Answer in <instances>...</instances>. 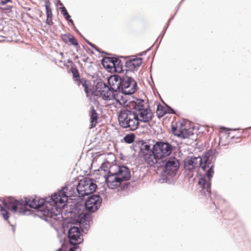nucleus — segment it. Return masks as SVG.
I'll return each instance as SVG.
<instances>
[{
  "mask_svg": "<svg viewBox=\"0 0 251 251\" xmlns=\"http://www.w3.org/2000/svg\"><path fill=\"white\" fill-rule=\"evenodd\" d=\"M38 213H33L32 214L33 217H38L41 219L46 222L49 221L48 215L50 218L53 216H59L64 220L61 224V226L59 228H55L57 233L58 237L67 234L66 237H67L70 241V244H82L84 241L83 238V234L87 233L90 226L93 223L92 216L89 214H85L83 215H78L77 217L74 218H64L61 212L56 214L52 208L48 207L47 209L43 211L37 212Z\"/></svg>",
  "mask_w": 251,
  "mask_h": 251,
  "instance_id": "1",
  "label": "nucleus"
},
{
  "mask_svg": "<svg viewBox=\"0 0 251 251\" xmlns=\"http://www.w3.org/2000/svg\"><path fill=\"white\" fill-rule=\"evenodd\" d=\"M200 159V166L203 171L205 173L203 175L200 173L198 184L200 185L199 192L200 195L206 198L210 197V200L212 201L213 204L217 209L222 204L226 202V200L222 198L217 192H212L211 191V179L214 173V163L216 161V157L212 156L208 158L207 160L204 161L203 157L198 156Z\"/></svg>",
  "mask_w": 251,
  "mask_h": 251,
  "instance_id": "2",
  "label": "nucleus"
},
{
  "mask_svg": "<svg viewBox=\"0 0 251 251\" xmlns=\"http://www.w3.org/2000/svg\"><path fill=\"white\" fill-rule=\"evenodd\" d=\"M93 162L91 166L89 168V172L85 171L86 177H83L80 179L77 184L76 192L78 193L77 201L74 204L70 205L68 213L70 214L69 217L67 218H74L77 216L83 215L85 214H88L87 212H83L81 211L83 206V200L84 197L88 196L92 192H95L98 188L96 180L92 178L88 177V176H92L94 174L91 172V169L92 168Z\"/></svg>",
  "mask_w": 251,
  "mask_h": 251,
  "instance_id": "3",
  "label": "nucleus"
},
{
  "mask_svg": "<svg viewBox=\"0 0 251 251\" xmlns=\"http://www.w3.org/2000/svg\"><path fill=\"white\" fill-rule=\"evenodd\" d=\"M32 197H24V199H16L12 196H8L0 199L2 204L8 210L14 213H18L19 215H25L30 214L28 207L31 209H38L45 205V200L42 198L36 199Z\"/></svg>",
  "mask_w": 251,
  "mask_h": 251,
  "instance_id": "4",
  "label": "nucleus"
},
{
  "mask_svg": "<svg viewBox=\"0 0 251 251\" xmlns=\"http://www.w3.org/2000/svg\"><path fill=\"white\" fill-rule=\"evenodd\" d=\"M156 165L158 169L159 168L162 169L158 180V182L175 184L176 180V176L180 166L179 160L176 157H169L156 162Z\"/></svg>",
  "mask_w": 251,
  "mask_h": 251,
  "instance_id": "5",
  "label": "nucleus"
},
{
  "mask_svg": "<svg viewBox=\"0 0 251 251\" xmlns=\"http://www.w3.org/2000/svg\"><path fill=\"white\" fill-rule=\"evenodd\" d=\"M69 185H65L57 192L54 193L50 197H46L43 199L45 200V205L48 209V206L46 205V204H50V205L53 204L55 205V209L56 211L60 213L61 209L58 205V204H62V206L65 205V202L68 201L69 197H76L77 195L75 190L76 191L77 185H73L69 188Z\"/></svg>",
  "mask_w": 251,
  "mask_h": 251,
  "instance_id": "6",
  "label": "nucleus"
},
{
  "mask_svg": "<svg viewBox=\"0 0 251 251\" xmlns=\"http://www.w3.org/2000/svg\"><path fill=\"white\" fill-rule=\"evenodd\" d=\"M137 112L126 107L121 109L118 112L119 125L124 129L134 131L139 127Z\"/></svg>",
  "mask_w": 251,
  "mask_h": 251,
  "instance_id": "7",
  "label": "nucleus"
},
{
  "mask_svg": "<svg viewBox=\"0 0 251 251\" xmlns=\"http://www.w3.org/2000/svg\"><path fill=\"white\" fill-rule=\"evenodd\" d=\"M106 55H108V56H103V54L101 55L102 58L100 61L103 67L111 74L124 73V70L123 68V63L120 58L126 59V56H118L109 53Z\"/></svg>",
  "mask_w": 251,
  "mask_h": 251,
  "instance_id": "8",
  "label": "nucleus"
},
{
  "mask_svg": "<svg viewBox=\"0 0 251 251\" xmlns=\"http://www.w3.org/2000/svg\"><path fill=\"white\" fill-rule=\"evenodd\" d=\"M131 177L130 169L124 164L121 165L120 168H118L117 175L114 177V180H112L113 189L118 188V191H124L130 185L129 182H127L130 180Z\"/></svg>",
  "mask_w": 251,
  "mask_h": 251,
  "instance_id": "9",
  "label": "nucleus"
},
{
  "mask_svg": "<svg viewBox=\"0 0 251 251\" xmlns=\"http://www.w3.org/2000/svg\"><path fill=\"white\" fill-rule=\"evenodd\" d=\"M174 149V147L173 145L167 141H156L153 145V157L154 158H152L155 165L156 162L169 156Z\"/></svg>",
  "mask_w": 251,
  "mask_h": 251,
  "instance_id": "10",
  "label": "nucleus"
},
{
  "mask_svg": "<svg viewBox=\"0 0 251 251\" xmlns=\"http://www.w3.org/2000/svg\"><path fill=\"white\" fill-rule=\"evenodd\" d=\"M96 92L93 96H97V93H99L100 95L105 100H115L117 102L120 103V100L117 99L118 94L113 93L112 90H111L109 86H108L106 83L100 79L95 85Z\"/></svg>",
  "mask_w": 251,
  "mask_h": 251,
  "instance_id": "11",
  "label": "nucleus"
},
{
  "mask_svg": "<svg viewBox=\"0 0 251 251\" xmlns=\"http://www.w3.org/2000/svg\"><path fill=\"white\" fill-rule=\"evenodd\" d=\"M127 74L122 76L121 85L119 89V93L128 96L132 95L138 89L137 83L134 78L128 76Z\"/></svg>",
  "mask_w": 251,
  "mask_h": 251,
  "instance_id": "12",
  "label": "nucleus"
},
{
  "mask_svg": "<svg viewBox=\"0 0 251 251\" xmlns=\"http://www.w3.org/2000/svg\"><path fill=\"white\" fill-rule=\"evenodd\" d=\"M93 193L88 195L84 205L86 211L91 215L100 208L102 201L100 196Z\"/></svg>",
  "mask_w": 251,
  "mask_h": 251,
  "instance_id": "13",
  "label": "nucleus"
},
{
  "mask_svg": "<svg viewBox=\"0 0 251 251\" xmlns=\"http://www.w3.org/2000/svg\"><path fill=\"white\" fill-rule=\"evenodd\" d=\"M139 142L141 145L140 154L143 156L147 164H149L151 167H155V163L152 160V158H154V157H153V146L152 148L151 149V145L147 144V143L143 140H140Z\"/></svg>",
  "mask_w": 251,
  "mask_h": 251,
  "instance_id": "14",
  "label": "nucleus"
},
{
  "mask_svg": "<svg viewBox=\"0 0 251 251\" xmlns=\"http://www.w3.org/2000/svg\"><path fill=\"white\" fill-rule=\"evenodd\" d=\"M125 67L126 68L125 72L126 74L128 72H134L136 71L139 67L143 63V58L142 57H135L129 58L128 57L126 56Z\"/></svg>",
  "mask_w": 251,
  "mask_h": 251,
  "instance_id": "15",
  "label": "nucleus"
},
{
  "mask_svg": "<svg viewBox=\"0 0 251 251\" xmlns=\"http://www.w3.org/2000/svg\"><path fill=\"white\" fill-rule=\"evenodd\" d=\"M113 74L107 76V80L110 89L113 92V93L119 94V89L120 85H121L122 76L118 75L113 73Z\"/></svg>",
  "mask_w": 251,
  "mask_h": 251,
  "instance_id": "16",
  "label": "nucleus"
},
{
  "mask_svg": "<svg viewBox=\"0 0 251 251\" xmlns=\"http://www.w3.org/2000/svg\"><path fill=\"white\" fill-rule=\"evenodd\" d=\"M119 165L116 163L111 165L109 167V169L107 171L106 174L104 175L105 181L107 185V186L110 189H113L112 186L110 185V184H113L112 183V180H114L113 178L117 175V171L118 168H120Z\"/></svg>",
  "mask_w": 251,
  "mask_h": 251,
  "instance_id": "17",
  "label": "nucleus"
},
{
  "mask_svg": "<svg viewBox=\"0 0 251 251\" xmlns=\"http://www.w3.org/2000/svg\"><path fill=\"white\" fill-rule=\"evenodd\" d=\"M137 115L138 117L137 121H138V126L141 122L145 123H149L152 120L153 116V114L151 112L149 106L148 108L145 107L140 112H137Z\"/></svg>",
  "mask_w": 251,
  "mask_h": 251,
  "instance_id": "18",
  "label": "nucleus"
},
{
  "mask_svg": "<svg viewBox=\"0 0 251 251\" xmlns=\"http://www.w3.org/2000/svg\"><path fill=\"white\" fill-rule=\"evenodd\" d=\"M62 40L65 43H70L71 45L74 46L75 47L78 48L80 47L79 43L75 37L70 33H65L61 35Z\"/></svg>",
  "mask_w": 251,
  "mask_h": 251,
  "instance_id": "19",
  "label": "nucleus"
},
{
  "mask_svg": "<svg viewBox=\"0 0 251 251\" xmlns=\"http://www.w3.org/2000/svg\"><path fill=\"white\" fill-rule=\"evenodd\" d=\"M89 116L90 120V128H94L98 123L99 116L97 111L93 105H91L90 107Z\"/></svg>",
  "mask_w": 251,
  "mask_h": 251,
  "instance_id": "20",
  "label": "nucleus"
},
{
  "mask_svg": "<svg viewBox=\"0 0 251 251\" xmlns=\"http://www.w3.org/2000/svg\"><path fill=\"white\" fill-rule=\"evenodd\" d=\"M198 158V156L197 157L194 156H190V158L184 162V168L189 171L194 170L197 164V159Z\"/></svg>",
  "mask_w": 251,
  "mask_h": 251,
  "instance_id": "21",
  "label": "nucleus"
},
{
  "mask_svg": "<svg viewBox=\"0 0 251 251\" xmlns=\"http://www.w3.org/2000/svg\"><path fill=\"white\" fill-rule=\"evenodd\" d=\"M131 102H133L132 109L133 111L139 113L145 108L144 100L143 99H136V100H133Z\"/></svg>",
  "mask_w": 251,
  "mask_h": 251,
  "instance_id": "22",
  "label": "nucleus"
},
{
  "mask_svg": "<svg viewBox=\"0 0 251 251\" xmlns=\"http://www.w3.org/2000/svg\"><path fill=\"white\" fill-rule=\"evenodd\" d=\"M91 84L90 82L87 80L85 79L84 80L82 83V86L84 89V91L86 93V96L87 97H91L94 95L96 92V91L94 90V88H90L89 87V85Z\"/></svg>",
  "mask_w": 251,
  "mask_h": 251,
  "instance_id": "23",
  "label": "nucleus"
},
{
  "mask_svg": "<svg viewBox=\"0 0 251 251\" xmlns=\"http://www.w3.org/2000/svg\"><path fill=\"white\" fill-rule=\"evenodd\" d=\"M60 10L61 14L63 16L64 19L68 22L70 23L71 25H74V21L71 18V16L68 13L66 7L64 6L62 2H60Z\"/></svg>",
  "mask_w": 251,
  "mask_h": 251,
  "instance_id": "24",
  "label": "nucleus"
},
{
  "mask_svg": "<svg viewBox=\"0 0 251 251\" xmlns=\"http://www.w3.org/2000/svg\"><path fill=\"white\" fill-rule=\"evenodd\" d=\"M0 215L1 216L4 221H6L7 223L10 224L9 218L10 216V213L9 210L7 209L3 205L0 203Z\"/></svg>",
  "mask_w": 251,
  "mask_h": 251,
  "instance_id": "25",
  "label": "nucleus"
},
{
  "mask_svg": "<svg viewBox=\"0 0 251 251\" xmlns=\"http://www.w3.org/2000/svg\"><path fill=\"white\" fill-rule=\"evenodd\" d=\"M165 115H166V106L165 105V106H163L160 103H158L157 105V117L159 119H160L161 118L164 116Z\"/></svg>",
  "mask_w": 251,
  "mask_h": 251,
  "instance_id": "26",
  "label": "nucleus"
},
{
  "mask_svg": "<svg viewBox=\"0 0 251 251\" xmlns=\"http://www.w3.org/2000/svg\"><path fill=\"white\" fill-rule=\"evenodd\" d=\"M216 153H218V152L216 150H209L207 151H205L203 154L201 156L203 157L204 158L205 162L207 160L208 158L212 156H216L215 155Z\"/></svg>",
  "mask_w": 251,
  "mask_h": 251,
  "instance_id": "27",
  "label": "nucleus"
},
{
  "mask_svg": "<svg viewBox=\"0 0 251 251\" xmlns=\"http://www.w3.org/2000/svg\"><path fill=\"white\" fill-rule=\"evenodd\" d=\"M216 153H218V152L216 150H209L207 151H205L203 154L201 156L203 157L204 158L205 162L207 160L208 158L212 156H216L215 155Z\"/></svg>",
  "mask_w": 251,
  "mask_h": 251,
  "instance_id": "28",
  "label": "nucleus"
},
{
  "mask_svg": "<svg viewBox=\"0 0 251 251\" xmlns=\"http://www.w3.org/2000/svg\"><path fill=\"white\" fill-rule=\"evenodd\" d=\"M135 137L136 136L134 133H130L126 134L124 136L123 140L126 143L130 144L134 142Z\"/></svg>",
  "mask_w": 251,
  "mask_h": 251,
  "instance_id": "29",
  "label": "nucleus"
},
{
  "mask_svg": "<svg viewBox=\"0 0 251 251\" xmlns=\"http://www.w3.org/2000/svg\"><path fill=\"white\" fill-rule=\"evenodd\" d=\"M70 245H71L70 244V241L64 238L62 243L61 247L58 248L56 251H68V249H69Z\"/></svg>",
  "mask_w": 251,
  "mask_h": 251,
  "instance_id": "30",
  "label": "nucleus"
},
{
  "mask_svg": "<svg viewBox=\"0 0 251 251\" xmlns=\"http://www.w3.org/2000/svg\"><path fill=\"white\" fill-rule=\"evenodd\" d=\"M70 72L73 74V78L74 81L80 77V75L78 69L76 67L72 66L70 68Z\"/></svg>",
  "mask_w": 251,
  "mask_h": 251,
  "instance_id": "31",
  "label": "nucleus"
},
{
  "mask_svg": "<svg viewBox=\"0 0 251 251\" xmlns=\"http://www.w3.org/2000/svg\"><path fill=\"white\" fill-rule=\"evenodd\" d=\"M169 26V23H167L166 24V25H165V26H164V27L163 28V30L162 31V32L161 33V34H160L159 36L156 39L155 42L158 40L159 37H161V39L163 38V37L164 34H165V33L166 32V30H167V28H168ZM161 40L162 39L160 40V41H159V43L157 45V46H156L155 50V52H156V51L158 50V49L159 48V45H160V43L161 42Z\"/></svg>",
  "mask_w": 251,
  "mask_h": 251,
  "instance_id": "32",
  "label": "nucleus"
},
{
  "mask_svg": "<svg viewBox=\"0 0 251 251\" xmlns=\"http://www.w3.org/2000/svg\"><path fill=\"white\" fill-rule=\"evenodd\" d=\"M111 163L107 159H105L103 162H102L100 167V169L103 170L106 174L107 171L109 169V167Z\"/></svg>",
  "mask_w": 251,
  "mask_h": 251,
  "instance_id": "33",
  "label": "nucleus"
},
{
  "mask_svg": "<svg viewBox=\"0 0 251 251\" xmlns=\"http://www.w3.org/2000/svg\"><path fill=\"white\" fill-rule=\"evenodd\" d=\"M91 47L93 48L95 50L101 53L102 54H108V52H107L104 50H102L98 47H97L96 45H95L94 44H93L92 42H90L88 44Z\"/></svg>",
  "mask_w": 251,
  "mask_h": 251,
  "instance_id": "34",
  "label": "nucleus"
},
{
  "mask_svg": "<svg viewBox=\"0 0 251 251\" xmlns=\"http://www.w3.org/2000/svg\"><path fill=\"white\" fill-rule=\"evenodd\" d=\"M12 8V6L9 5H6L4 7L0 6V11L6 14L10 13L11 12V9Z\"/></svg>",
  "mask_w": 251,
  "mask_h": 251,
  "instance_id": "35",
  "label": "nucleus"
},
{
  "mask_svg": "<svg viewBox=\"0 0 251 251\" xmlns=\"http://www.w3.org/2000/svg\"><path fill=\"white\" fill-rule=\"evenodd\" d=\"M171 130H172V133L176 136H177L178 137H180L182 135V129L179 130V134H176V131H177V127L175 126L174 125H172Z\"/></svg>",
  "mask_w": 251,
  "mask_h": 251,
  "instance_id": "36",
  "label": "nucleus"
},
{
  "mask_svg": "<svg viewBox=\"0 0 251 251\" xmlns=\"http://www.w3.org/2000/svg\"><path fill=\"white\" fill-rule=\"evenodd\" d=\"M185 131L183 132L182 131V135L181 136L180 138L183 139H186L189 138L190 136L193 135V132L192 131H188V130L185 128Z\"/></svg>",
  "mask_w": 251,
  "mask_h": 251,
  "instance_id": "37",
  "label": "nucleus"
},
{
  "mask_svg": "<svg viewBox=\"0 0 251 251\" xmlns=\"http://www.w3.org/2000/svg\"><path fill=\"white\" fill-rule=\"evenodd\" d=\"M166 106V112L167 114H175L176 113V111L173 109L172 107H171L168 104L165 103Z\"/></svg>",
  "mask_w": 251,
  "mask_h": 251,
  "instance_id": "38",
  "label": "nucleus"
},
{
  "mask_svg": "<svg viewBox=\"0 0 251 251\" xmlns=\"http://www.w3.org/2000/svg\"><path fill=\"white\" fill-rule=\"evenodd\" d=\"M46 14L48 19H51L52 17V10L50 7L45 8Z\"/></svg>",
  "mask_w": 251,
  "mask_h": 251,
  "instance_id": "39",
  "label": "nucleus"
},
{
  "mask_svg": "<svg viewBox=\"0 0 251 251\" xmlns=\"http://www.w3.org/2000/svg\"><path fill=\"white\" fill-rule=\"evenodd\" d=\"M220 129L224 131L226 134H228V135L229 134V133L228 132V131H236L238 129L237 128H227V127H225L223 126H221Z\"/></svg>",
  "mask_w": 251,
  "mask_h": 251,
  "instance_id": "40",
  "label": "nucleus"
},
{
  "mask_svg": "<svg viewBox=\"0 0 251 251\" xmlns=\"http://www.w3.org/2000/svg\"><path fill=\"white\" fill-rule=\"evenodd\" d=\"M118 96H119L120 97V99L123 101V102L124 104H125L128 100L126 98V96H128V95H124V94H122L121 95H120V94H119L118 95ZM118 97L119 96L117 97V98H118ZM117 99H118V98H117ZM118 100H119V99H118Z\"/></svg>",
  "mask_w": 251,
  "mask_h": 251,
  "instance_id": "41",
  "label": "nucleus"
},
{
  "mask_svg": "<svg viewBox=\"0 0 251 251\" xmlns=\"http://www.w3.org/2000/svg\"><path fill=\"white\" fill-rule=\"evenodd\" d=\"M12 3V0H0V5H5L7 3Z\"/></svg>",
  "mask_w": 251,
  "mask_h": 251,
  "instance_id": "42",
  "label": "nucleus"
},
{
  "mask_svg": "<svg viewBox=\"0 0 251 251\" xmlns=\"http://www.w3.org/2000/svg\"><path fill=\"white\" fill-rule=\"evenodd\" d=\"M106 190V188H103L102 190H100L98 192L97 194H96V195H99L100 196L101 195H104V192H105Z\"/></svg>",
  "mask_w": 251,
  "mask_h": 251,
  "instance_id": "43",
  "label": "nucleus"
},
{
  "mask_svg": "<svg viewBox=\"0 0 251 251\" xmlns=\"http://www.w3.org/2000/svg\"><path fill=\"white\" fill-rule=\"evenodd\" d=\"M46 23L49 25H52L53 24L52 22V18H51V19H48V18H47Z\"/></svg>",
  "mask_w": 251,
  "mask_h": 251,
  "instance_id": "44",
  "label": "nucleus"
},
{
  "mask_svg": "<svg viewBox=\"0 0 251 251\" xmlns=\"http://www.w3.org/2000/svg\"><path fill=\"white\" fill-rule=\"evenodd\" d=\"M45 2V8L50 7V0H43Z\"/></svg>",
  "mask_w": 251,
  "mask_h": 251,
  "instance_id": "45",
  "label": "nucleus"
},
{
  "mask_svg": "<svg viewBox=\"0 0 251 251\" xmlns=\"http://www.w3.org/2000/svg\"><path fill=\"white\" fill-rule=\"evenodd\" d=\"M84 78H78V79H77V80H75V81H76L77 82V84L78 85H80V84H82V83L83 82V81L84 80Z\"/></svg>",
  "mask_w": 251,
  "mask_h": 251,
  "instance_id": "46",
  "label": "nucleus"
},
{
  "mask_svg": "<svg viewBox=\"0 0 251 251\" xmlns=\"http://www.w3.org/2000/svg\"><path fill=\"white\" fill-rule=\"evenodd\" d=\"M239 232H240L239 235L244 234V227L242 226H241L239 228Z\"/></svg>",
  "mask_w": 251,
  "mask_h": 251,
  "instance_id": "47",
  "label": "nucleus"
},
{
  "mask_svg": "<svg viewBox=\"0 0 251 251\" xmlns=\"http://www.w3.org/2000/svg\"><path fill=\"white\" fill-rule=\"evenodd\" d=\"M176 12H177V11H176V12L175 13V14L173 16H172V17L170 18L169 20L167 22V23H169V25L170 24L171 22L174 19L175 16L176 14Z\"/></svg>",
  "mask_w": 251,
  "mask_h": 251,
  "instance_id": "48",
  "label": "nucleus"
},
{
  "mask_svg": "<svg viewBox=\"0 0 251 251\" xmlns=\"http://www.w3.org/2000/svg\"><path fill=\"white\" fill-rule=\"evenodd\" d=\"M67 63H70L71 64V66H73L74 67H75V65L74 64V63L73 62V61H72V60L69 59L67 60Z\"/></svg>",
  "mask_w": 251,
  "mask_h": 251,
  "instance_id": "49",
  "label": "nucleus"
},
{
  "mask_svg": "<svg viewBox=\"0 0 251 251\" xmlns=\"http://www.w3.org/2000/svg\"><path fill=\"white\" fill-rule=\"evenodd\" d=\"M125 157H126V156L125 155H124L122 153H120V158L121 160H124Z\"/></svg>",
  "mask_w": 251,
  "mask_h": 251,
  "instance_id": "50",
  "label": "nucleus"
},
{
  "mask_svg": "<svg viewBox=\"0 0 251 251\" xmlns=\"http://www.w3.org/2000/svg\"><path fill=\"white\" fill-rule=\"evenodd\" d=\"M234 229H235V227H233V234L234 236L236 237L238 235V231H237L235 232H234Z\"/></svg>",
  "mask_w": 251,
  "mask_h": 251,
  "instance_id": "51",
  "label": "nucleus"
},
{
  "mask_svg": "<svg viewBox=\"0 0 251 251\" xmlns=\"http://www.w3.org/2000/svg\"><path fill=\"white\" fill-rule=\"evenodd\" d=\"M147 52V51L146 50H145L144 51L140 52L138 55H140V56H142V55H144L146 54Z\"/></svg>",
  "mask_w": 251,
  "mask_h": 251,
  "instance_id": "52",
  "label": "nucleus"
},
{
  "mask_svg": "<svg viewBox=\"0 0 251 251\" xmlns=\"http://www.w3.org/2000/svg\"><path fill=\"white\" fill-rule=\"evenodd\" d=\"M89 59V57L87 56L85 58L82 59V61L84 62H86Z\"/></svg>",
  "mask_w": 251,
  "mask_h": 251,
  "instance_id": "53",
  "label": "nucleus"
},
{
  "mask_svg": "<svg viewBox=\"0 0 251 251\" xmlns=\"http://www.w3.org/2000/svg\"><path fill=\"white\" fill-rule=\"evenodd\" d=\"M154 44H155V43H154V44H153L149 48H148V49L146 50L147 52L149 51L150 50H151L152 49V48L153 46H154Z\"/></svg>",
  "mask_w": 251,
  "mask_h": 251,
  "instance_id": "54",
  "label": "nucleus"
},
{
  "mask_svg": "<svg viewBox=\"0 0 251 251\" xmlns=\"http://www.w3.org/2000/svg\"><path fill=\"white\" fill-rule=\"evenodd\" d=\"M9 224L12 227V230L14 232L16 229V226L13 225H11L10 223Z\"/></svg>",
  "mask_w": 251,
  "mask_h": 251,
  "instance_id": "55",
  "label": "nucleus"
},
{
  "mask_svg": "<svg viewBox=\"0 0 251 251\" xmlns=\"http://www.w3.org/2000/svg\"><path fill=\"white\" fill-rule=\"evenodd\" d=\"M23 8H24L25 10H27V11H30V10H31V9L30 7H24Z\"/></svg>",
  "mask_w": 251,
  "mask_h": 251,
  "instance_id": "56",
  "label": "nucleus"
},
{
  "mask_svg": "<svg viewBox=\"0 0 251 251\" xmlns=\"http://www.w3.org/2000/svg\"><path fill=\"white\" fill-rule=\"evenodd\" d=\"M183 1H182V0H181V1L179 2V4H178V7H177V9H176V11H177L178 9L179 8V7H180V5L182 4V3H183Z\"/></svg>",
  "mask_w": 251,
  "mask_h": 251,
  "instance_id": "57",
  "label": "nucleus"
},
{
  "mask_svg": "<svg viewBox=\"0 0 251 251\" xmlns=\"http://www.w3.org/2000/svg\"><path fill=\"white\" fill-rule=\"evenodd\" d=\"M82 38H83V39L86 42L87 44H88V43L90 42V41H88L87 39H86L83 36V37H82Z\"/></svg>",
  "mask_w": 251,
  "mask_h": 251,
  "instance_id": "58",
  "label": "nucleus"
},
{
  "mask_svg": "<svg viewBox=\"0 0 251 251\" xmlns=\"http://www.w3.org/2000/svg\"><path fill=\"white\" fill-rule=\"evenodd\" d=\"M80 36H81V37H83V35L81 34V33L79 32V31L77 29V30H76L75 31Z\"/></svg>",
  "mask_w": 251,
  "mask_h": 251,
  "instance_id": "59",
  "label": "nucleus"
},
{
  "mask_svg": "<svg viewBox=\"0 0 251 251\" xmlns=\"http://www.w3.org/2000/svg\"><path fill=\"white\" fill-rule=\"evenodd\" d=\"M73 25V28L75 30V31L77 30V28L75 27V24L74 23V25Z\"/></svg>",
  "mask_w": 251,
  "mask_h": 251,
  "instance_id": "60",
  "label": "nucleus"
},
{
  "mask_svg": "<svg viewBox=\"0 0 251 251\" xmlns=\"http://www.w3.org/2000/svg\"><path fill=\"white\" fill-rule=\"evenodd\" d=\"M60 2H61V1L60 0H57V3H56V5L60 6Z\"/></svg>",
  "mask_w": 251,
  "mask_h": 251,
  "instance_id": "61",
  "label": "nucleus"
},
{
  "mask_svg": "<svg viewBox=\"0 0 251 251\" xmlns=\"http://www.w3.org/2000/svg\"><path fill=\"white\" fill-rule=\"evenodd\" d=\"M151 81H152V84L153 85V86L155 87L154 83L153 82V79H152V77H151Z\"/></svg>",
  "mask_w": 251,
  "mask_h": 251,
  "instance_id": "62",
  "label": "nucleus"
},
{
  "mask_svg": "<svg viewBox=\"0 0 251 251\" xmlns=\"http://www.w3.org/2000/svg\"><path fill=\"white\" fill-rule=\"evenodd\" d=\"M179 130H177L176 132V134H179Z\"/></svg>",
  "mask_w": 251,
  "mask_h": 251,
  "instance_id": "63",
  "label": "nucleus"
},
{
  "mask_svg": "<svg viewBox=\"0 0 251 251\" xmlns=\"http://www.w3.org/2000/svg\"><path fill=\"white\" fill-rule=\"evenodd\" d=\"M60 54L61 55V56H63V53L62 52H60Z\"/></svg>",
  "mask_w": 251,
  "mask_h": 251,
  "instance_id": "64",
  "label": "nucleus"
}]
</instances>
